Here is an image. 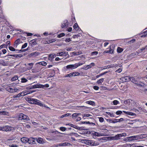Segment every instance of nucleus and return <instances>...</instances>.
Returning a JSON list of instances; mask_svg holds the SVG:
<instances>
[{
	"label": "nucleus",
	"instance_id": "e433bc0d",
	"mask_svg": "<svg viewBox=\"0 0 147 147\" xmlns=\"http://www.w3.org/2000/svg\"><path fill=\"white\" fill-rule=\"evenodd\" d=\"M27 81V80L24 78H21V82L22 83H25Z\"/></svg>",
	"mask_w": 147,
	"mask_h": 147
},
{
	"label": "nucleus",
	"instance_id": "e2e57ef3",
	"mask_svg": "<svg viewBox=\"0 0 147 147\" xmlns=\"http://www.w3.org/2000/svg\"><path fill=\"white\" fill-rule=\"evenodd\" d=\"M75 73V76H79L80 74L77 72H74Z\"/></svg>",
	"mask_w": 147,
	"mask_h": 147
},
{
	"label": "nucleus",
	"instance_id": "de8ad7c7",
	"mask_svg": "<svg viewBox=\"0 0 147 147\" xmlns=\"http://www.w3.org/2000/svg\"><path fill=\"white\" fill-rule=\"evenodd\" d=\"M98 118H99V121H100V122H103V121H104V119L103 117H99Z\"/></svg>",
	"mask_w": 147,
	"mask_h": 147
},
{
	"label": "nucleus",
	"instance_id": "2f4dec72",
	"mask_svg": "<svg viewBox=\"0 0 147 147\" xmlns=\"http://www.w3.org/2000/svg\"><path fill=\"white\" fill-rule=\"evenodd\" d=\"M104 79L103 78H101L98 80L97 82V83L98 84H101L104 81Z\"/></svg>",
	"mask_w": 147,
	"mask_h": 147
},
{
	"label": "nucleus",
	"instance_id": "0eeeda50",
	"mask_svg": "<svg viewBox=\"0 0 147 147\" xmlns=\"http://www.w3.org/2000/svg\"><path fill=\"white\" fill-rule=\"evenodd\" d=\"M6 89L7 91L11 93L16 92L18 90L17 88H12L10 86H7Z\"/></svg>",
	"mask_w": 147,
	"mask_h": 147
},
{
	"label": "nucleus",
	"instance_id": "c756f323",
	"mask_svg": "<svg viewBox=\"0 0 147 147\" xmlns=\"http://www.w3.org/2000/svg\"><path fill=\"white\" fill-rule=\"evenodd\" d=\"M73 27L74 29H75L76 30H78V26L77 23H75Z\"/></svg>",
	"mask_w": 147,
	"mask_h": 147
},
{
	"label": "nucleus",
	"instance_id": "9b49d317",
	"mask_svg": "<svg viewBox=\"0 0 147 147\" xmlns=\"http://www.w3.org/2000/svg\"><path fill=\"white\" fill-rule=\"evenodd\" d=\"M68 54L67 52H61L58 53H57V56H66Z\"/></svg>",
	"mask_w": 147,
	"mask_h": 147
},
{
	"label": "nucleus",
	"instance_id": "052dcab7",
	"mask_svg": "<svg viewBox=\"0 0 147 147\" xmlns=\"http://www.w3.org/2000/svg\"><path fill=\"white\" fill-rule=\"evenodd\" d=\"M118 120H119V121H118V122L121 121L123 120V118H121L119 119H115V121H117Z\"/></svg>",
	"mask_w": 147,
	"mask_h": 147
},
{
	"label": "nucleus",
	"instance_id": "473e14b6",
	"mask_svg": "<svg viewBox=\"0 0 147 147\" xmlns=\"http://www.w3.org/2000/svg\"><path fill=\"white\" fill-rule=\"evenodd\" d=\"M18 78V77L17 76H15L12 78L11 79V81H13L17 80Z\"/></svg>",
	"mask_w": 147,
	"mask_h": 147
},
{
	"label": "nucleus",
	"instance_id": "20e7f679",
	"mask_svg": "<svg viewBox=\"0 0 147 147\" xmlns=\"http://www.w3.org/2000/svg\"><path fill=\"white\" fill-rule=\"evenodd\" d=\"M1 128L2 130L5 131H13L15 129V128L8 125L3 126Z\"/></svg>",
	"mask_w": 147,
	"mask_h": 147
},
{
	"label": "nucleus",
	"instance_id": "423d86ee",
	"mask_svg": "<svg viewBox=\"0 0 147 147\" xmlns=\"http://www.w3.org/2000/svg\"><path fill=\"white\" fill-rule=\"evenodd\" d=\"M140 79V78L137 76L130 77V81L136 84H138V81Z\"/></svg>",
	"mask_w": 147,
	"mask_h": 147
},
{
	"label": "nucleus",
	"instance_id": "6e6d98bb",
	"mask_svg": "<svg viewBox=\"0 0 147 147\" xmlns=\"http://www.w3.org/2000/svg\"><path fill=\"white\" fill-rule=\"evenodd\" d=\"M71 76H72V75L71 73L67 74L65 76L66 77H70Z\"/></svg>",
	"mask_w": 147,
	"mask_h": 147
},
{
	"label": "nucleus",
	"instance_id": "ddd939ff",
	"mask_svg": "<svg viewBox=\"0 0 147 147\" xmlns=\"http://www.w3.org/2000/svg\"><path fill=\"white\" fill-rule=\"evenodd\" d=\"M21 42H22L20 41V39L18 38L15 41L13 45L14 47L15 48L17 47L18 45Z\"/></svg>",
	"mask_w": 147,
	"mask_h": 147
},
{
	"label": "nucleus",
	"instance_id": "dca6fc26",
	"mask_svg": "<svg viewBox=\"0 0 147 147\" xmlns=\"http://www.w3.org/2000/svg\"><path fill=\"white\" fill-rule=\"evenodd\" d=\"M38 40V39H34L32 40L30 42V44L34 45H36L37 44V40Z\"/></svg>",
	"mask_w": 147,
	"mask_h": 147
},
{
	"label": "nucleus",
	"instance_id": "f704fd0d",
	"mask_svg": "<svg viewBox=\"0 0 147 147\" xmlns=\"http://www.w3.org/2000/svg\"><path fill=\"white\" fill-rule=\"evenodd\" d=\"M121 136L120 134H118L115 136L114 139L115 140H118L120 138V137Z\"/></svg>",
	"mask_w": 147,
	"mask_h": 147
},
{
	"label": "nucleus",
	"instance_id": "f8f14e48",
	"mask_svg": "<svg viewBox=\"0 0 147 147\" xmlns=\"http://www.w3.org/2000/svg\"><path fill=\"white\" fill-rule=\"evenodd\" d=\"M27 93L25 94V92H22L16 95H14L13 98H16V97H19L22 96H23L25 95H26Z\"/></svg>",
	"mask_w": 147,
	"mask_h": 147
},
{
	"label": "nucleus",
	"instance_id": "7ed1b4c3",
	"mask_svg": "<svg viewBox=\"0 0 147 147\" xmlns=\"http://www.w3.org/2000/svg\"><path fill=\"white\" fill-rule=\"evenodd\" d=\"M18 117L19 120H23L25 122H26L30 120L28 116L22 113L19 114Z\"/></svg>",
	"mask_w": 147,
	"mask_h": 147
},
{
	"label": "nucleus",
	"instance_id": "0e129e2a",
	"mask_svg": "<svg viewBox=\"0 0 147 147\" xmlns=\"http://www.w3.org/2000/svg\"><path fill=\"white\" fill-rule=\"evenodd\" d=\"M72 29V28L69 27L68 29H67V31L68 32H71V31Z\"/></svg>",
	"mask_w": 147,
	"mask_h": 147
},
{
	"label": "nucleus",
	"instance_id": "09e8293b",
	"mask_svg": "<svg viewBox=\"0 0 147 147\" xmlns=\"http://www.w3.org/2000/svg\"><path fill=\"white\" fill-rule=\"evenodd\" d=\"M90 116H91V115L89 114H84V115L83 117V118H84V119H85V118H84V117H88Z\"/></svg>",
	"mask_w": 147,
	"mask_h": 147
},
{
	"label": "nucleus",
	"instance_id": "49530a36",
	"mask_svg": "<svg viewBox=\"0 0 147 147\" xmlns=\"http://www.w3.org/2000/svg\"><path fill=\"white\" fill-rule=\"evenodd\" d=\"M27 46V43H24V45H22V49H23L24 48H25Z\"/></svg>",
	"mask_w": 147,
	"mask_h": 147
},
{
	"label": "nucleus",
	"instance_id": "79ce46f5",
	"mask_svg": "<svg viewBox=\"0 0 147 147\" xmlns=\"http://www.w3.org/2000/svg\"><path fill=\"white\" fill-rule=\"evenodd\" d=\"M98 54V51H94L91 53V55H96Z\"/></svg>",
	"mask_w": 147,
	"mask_h": 147
},
{
	"label": "nucleus",
	"instance_id": "c9c22d12",
	"mask_svg": "<svg viewBox=\"0 0 147 147\" xmlns=\"http://www.w3.org/2000/svg\"><path fill=\"white\" fill-rule=\"evenodd\" d=\"M92 119L93 122H90V124L94 126L95 125V123L94 122H95V119L93 118H91Z\"/></svg>",
	"mask_w": 147,
	"mask_h": 147
},
{
	"label": "nucleus",
	"instance_id": "1a4fd4ad",
	"mask_svg": "<svg viewBox=\"0 0 147 147\" xmlns=\"http://www.w3.org/2000/svg\"><path fill=\"white\" fill-rule=\"evenodd\" d=\"M32 86V89H34L36 88H43L44 87V86L43 85L39 84H37Z\"/></svg>",
	"mask_w": 147,
	"mask_h": 147
},
{
	"label": "nucleus",
	"instance_id": "bb28decb",
	"mask_svg": "<svg viewBox=\"0 0 147 147\" xmlns=\"http://www.w3.org/2000/svg\"><path fill=\"white\" fill-rule=\"evenodd\" d=\"M35 140H36L38 142L41 144L42 143V139L41 138H39L38 139L35 138Z\"/></svg>",
	"mask_w": 147,
	"mask_h": 147
},
{
	"label": "nucleus",
	"instance_id": "b1692460",
	"mask_svg": "<svg viewBox=\"0 0 147 147\" xmlns=\"http://www.w3.org/2000/svg\"><path fill=\"white\" fill-rule=\"evenodd\" d=\"M31 71L33 73H36L39 72L40 69L38 68H36L32 69Z\"/></svg>",
	"mask_w": 147,
	"mask_h": 147
},
{
	"label": "nucleus",
	"instance_id": "bf43d9fd",
	"mask_svg": "<svg viewBox=\"0 0 147 147\" xmlns=\"http://www.w3.org/2000/svg\"><path fill=\"white\" fill-rule=\"evenodd\" d=\"M11 147H17L18 146L16 144H11L9 146Z\"/></svg>",
	"mask_w": 147,
	"mask_h": 147
},
{
	"label": "nucleus",
	"instance_id": "393cba45",
	"mask_svg": "<svg viewBox=\"0 0 147 147\" xmlns=\"http://www.w3.org/2000/svg\"><path fill=\"white\" fill-rule=\"evenodd\" d=\"M123 111L125 114L131 116H134L135 115L134 113H132V112L129 111L126 112L124 111Z\"/></svg>",
	"mask_w": 147,
	"mask_h": 147
},
{
	"label": "nucleus",
	"instance_id": "5fc2aeb1",
	"mask_svg": "<svg viewBox=\"0 0 147 147\" xmlns=\"http://www.w3.org/2000/svg\"><path fill=\"white\" fill-rule=\"evenodd\" d=\"M111 46L110 47V49L109 50V51L110 52V53H113V49H111Z\"/></svg>",
	"mask_w": 147,
	"mask_h": 147
},
{
	"label": "nucleus",
	"instance_id": "338daca9",
	"mask_svg": "<svg viewBox=\"0 0 147 147\" xmlns=\"http://www.w3.org/2000/svg\"><path fill=\"white\" fill-rule=\"evenodd\" d=\"M117 71L118 72H119V73L120 72H121L122 71V69H121L119 68L117 69Z\"/></svg>",
	"mask_w": 147,
	"mask_h": 147
},
{
	"label": "nucleus",
	"instance_id": "58836bf2",
	"mask_svg": "<svg viewBox=\"0 0 147 147\" xmlns=\"http://www.w3.org/2000/svg\"><path fill=\"white\" fill-rule=\"evenodd\" d=\"M64 35H65V34L63 33H62L58 35L57 36V37L58 38H61Z\"/></svg>",
	"mask_w": 147,
	"mask_h": 147
},
{
	"label": "nucleus",
	"instance_id": "a18cd8bd",
	"mask_svg": "<svg viewBox=\"0 0 147 147\" xmlns=\"http://www.w3.org/2000/svg\"><path fill=\"white\" fill-rule=\"evenodd\" d=\"M40 64L43 66H45L47 65V63L45 61H43L40 62Z\"/></svg>",
	"mask_w": 147,
	"mask_h": 147
},
{
	"label": "nucleus",
	"instance_id": "ea45409f",
	"mask_svg": "<svg viewBox=\"0 0 147 147\" xmlns=\"http://www.w3.org/2000/svg\"><path fill=\"white\" fill-rule=\"evenodd\" d=\"M84 63H81L80 62L79 63H75V64H76V68H77L78 66H80V65H82L83 64H84Z\"/></svg>",
	"mask_w": 147,
	"mask_h": 147
},
{
	"label": "nucleus",
	"instance_id": "39448f33",
	"mask_svg": "<svg viewBox=\"0 0 147 147\" xmlns=\"http://www.w3.org/2000/svg\"><path fill=\"white\" fill-rule=\"evenodd\" d=\"M104 130L105 131V132H100V133H98L97 132H95L93 133V135L95 136H97L98 137L105 136L107 135L108 132V130L106 129H104ZM101 132H103V131H102Z\"/></svg>",
	"mask_w": 147,
	"mask_h": 147
},
{
	"label": "nucleus",
	"instance_id": "412c9836",
	"mask_svg": "<svg viewBox=\"0 0 147 147\" xmlns=\"http://www.w3.org/2000/svg\"><path fill=\"white\" fill-rule=\"evenodd\" d=\"M34 65V63H31L27 64V69L28 70L31 69L33 67Z\"/></svg>",
	"mask_w": 147,
	"mask_h": 147
},
{
	"label": "nucleus",
	"instance_id": "603ef678",
	"mask_svg": "<svg viewBox=\"0 0 147 147\" xmlns=\"http://www.w3.org/2000/svg\"><path fill=\"white\" fill-rule=\"evenodd\" d=\"M93 88L95 90H98L99 87L97 86H94L93 87Z\"/></svg>",
	"mask_w": 147,
	"mask_h": 147
},
{
	"label": "nucleus",
	"instance_id": "8fccbe9b",
	"mask_svg": "<svg viewBox=\"0 0 147 147\" xmlns=\"http://www.w3.org/2000/svg\"><path fill=\"white\" fill-rule=\"evenodd\" d=\"M122 111H117L116 113V114L117 115H120L121 114H122Z\"/></svg>",
	"mask_w": 147,
	"mask_h": 147
},
{
	"label": "nucleus",
	"instance_id": "c03bdc74",
	"mask_svg": "<svg viewBox=\"0 0 147 147\" xmlns=\"http://www.w3.org/2000/svg\"><path fill=\"white\" fill-rule=\"evenodd\" d=\"M130 103V100L129 99H127L124 101V103L125 104H128Z\"/></svg>",
	"mask_w": 147,
	"mask_h": 147
},
{
	"label": "nucleus",
	"instance_id": "4468645a",
	"mask_svg": "<svg viewBox=\"0 0 147 147\" xmlns=\"http://www.w3.org/2000/svg\"><path fill=\"white\" fill-rule=\"evenodd\" d=\"M66 67L67 69H71L76 68L75 64L74 65H68L66 66Z\"/></svg>",
	"mask_w": 147,
	"mask_h": 147
},
{
	"label": "nucleus",
	"instance_id": "680f3d73",
	"mask_svg": "<svg viewBox=\"0 0 147 147\" xmlns=\"http://www.w3.org/2000/svg\"><path fill=\"white\" fill-rule=\"evenodd\" d=\"M3 54H5L7 52V51L6 49H4L2 51Z\"/></svg>",
	"mask_w": 147,
	"mask_h": 147
},
{
	"label": "nucleus",
	"instance_id": "864d4df0",
	"mask_svg": "<svg viewBox=\"0 0 147 147\" xmlns=\"http://www.w3.org/2000/svg\"><path fill=\"white\" fill-rule=\"evenodd\" d=\"M81 119V117H80L78 116L77 118L76 119L77 121H79Z\"/></svg>",
	"mask_w": 147,
	"mask_h": 147
},
{
	"label": "nucleus",
	"instance_id": "9d476101",
	"mask_svg": "<svg viewBox=\"0 0 147 147\" xmlns=\"http://www.w3.org/2000/svg\"><path fill=\"white\" fill-rule=\"evenodd\" d=\"M35 138H33L32 137L28 138V142L30 144H34L35 143Z\"/></svg>",
	"mask_w": 147,
	"mask_h": 147
},
{
	"label": "nucleus",
	"instance_id": "2eb2a0df",
	"mask_svg": "<svg viewBox=\"0 0 147 147\" xmlns=\"http://www.w3.org/2000/svg\"><path fill=\"white\" fill-rule=\"evenodd\" d=\"M71 145V144L68 143V142H65L64 143H60L58 144L57 145V146H68V145Z\"/></svg>",
	"mask_w": 147,
	"mask_h": 147
},
{
	"label": "nucleus",
	"instance_id": "c85d7f7f",
	"mask_svg": "<svg viewBox=\"0 0 147 147\" xmlns=\"http://www.w3.org/2000/svg\"><path fill=\"white\" fill-rule=\"evenodd\" d=\"M39 53H38V52H34L32 53H31L30 54V55L31 56H33V57H36L38 55V54H39Z\"/></svg>",
	"mask_w": 147,
	"mask_h": 147
},
{
	"label": "nucleus",
	"instance_id": "7c9ffc66",
	"mask_svg": "<svg viewBox=\"0 0 147 147\" xmlns=\"http://www.w3.org/2000/svg\"><path fill=\"white\" fill-rule=\"evenodd\" d=\"M95 65V64L94 63H92L90 64V65H87V67H88L87 69H89L91 68L92 67V66H94Z\"/></svg>",
	"mask_w": 147,
	"mask_h": 147
},
{
	"label": "nucleus",
	"instance_id": "a211bd4d",
	"mask_svg": "<svg viewBox=\"0 0 147 147\" xmlns=\"http://www.w3.org/2000/svg\"><path fill=\"white\" fill-rule=\"evenodd\" d=\"M81 115V113H75L73 114L72 116V118L75 119H76L78 116H79V115Z\"/></svg>",
	"mask_w": 147,
	"mask_h": 147
},
{
	"label": "nucleus",
	"instance_id": "a878e982",
	"mask_svg": "<svg viewBox=\"0 0 147 147\" xmlns=\"http://www.w3.org/2000/svg\"><path fill=\"white\" fill-rule=\"evenodd\" d=\"M86 102L87 104L91 105H95V102L94 101L91 100L87 101Z\"/></svg>",
	"mask_w": 147,
	"mask_h": 147
},
{
	"label": "nucleus",
	"instance_id": "72a5a7b5",
	"mask_svg": "<svg viewBox=\"0 0 147 147\" xmlns=\"http://www.w3.org/2000/svg\"><path fill=\"white\" fill-rule=\"evenodd\" d=\"M9 49L10 50L13 51H16V49L12 46H9Z\"/></svg>",
	"mask_w": 147,
	"mask_h": 147
},
{
	"label": "nucleus",
	"instance_id": "774afa93",
	"mask_svg": "<svg viewBox=\"0 0 147 147\" xmlns=\"http://www.w3.org/2000/svg\"><path fill=\"white\" fill-rule=\"evenodd\" d=\"M109 44L108 42H105L104 44V46L105 47H106L108 44Z\"/></svg>",
	"mask_w": 147,
	"mask_h": 147
},
{
	"label": "nucleus",
	"instance_id": "5701e85b",
	"mask_svg": "<svg viewBox=\"0 0 147 147\" xmlns=\"http://www.w3.org/2000/svg\"><path fill=\"white\" fill-rule=\"evenodd\" d=\"M66 125H69V126H71L74 128H75L77 129H79V127L75 125H73L71 123H68L66 124Z\"/></svg>",
	"mask_w": 147,
	"mask_h": 147
},
{
	"label": "nucleus",
	"instance_id": "3c124183",
	"mask_svg": "<svg viewBox=\"0 0 147 147\" xmlns=\"http://www.w3.org/2000/svg\"><path fill=\"white\" fill-rule=\"evenodd\" d=\"M55 41V40L54 39H51V40H49L48 41V43H51L52 42H54Z\"/></svg>",
	"mask_w": 147,
	"mask_h": 147
},
{
	"label": "nucleus",
	"instance_id": "13d9d810",
	"mask_svg": "<svg viewBox=\"0 0 147 147\" xmlns=\"http://www.w3.org/2000/svg\"><path fill=\"white\" fill-rule=\"evenodd\" d=\"M136 41V40L135 39H133L129 42V43H133L135 42Z\"/></svg>",
	"mask_w": 147,
	"mask_h": 147
},
{
	"label": "nucleus",
	"instance_id": "f257e3e1",
	"mask_svg": "<svg viewBox=\"0 0 147 147\" xmlns=\"http://www.w3.org/2000/svg\"><path fill=\"white\" fill-rule=\"evenodd\" d=\"M146 134H142L138 135L132 136L129 137L128 138V140L129 141L134 140H138L140 139L146 137Z\"/></svg>",
	"mask_w": 147,
	"mask_h": 147
},
{
	"label": "nucleus",
	"instance_id": "f03ea898",
	"mask_svg": "<svg viewBox=\"0 0 147 147\" xmlns=\"http://www.w3.org/2000/svg\"><path fill=\"white\" fill-rule=\"evenodd\" d=\"M27 100H28V102L30 103L37 105L41 107H43V104L40 100L37 99L28 98Z\"/></svg>",
	"mask_w": 147,
	"mask_h": 147
},
{
	"label": "nucleus",
	"instance_id": "6e6552de",
	"mask_svg": "<svg viewBox=\"0 0 147 147\" xmlns=\"http://www.w3.org/2000/svg\"><path fill=\"white\" fill-rule=\"evenodd\" d=\"M87 144L92 146H97L99 144L98 143H96L94 141L90 140H87L86 141Z\"/></svg>",
	"mask_w": 147,
	"mask_h": 147
},
{
	"label": "nucleus",
	"instance_id": "f3484780",
	"mask_svg": "<svg viewBox=\"0 0 147 147\" xmlns=\"http://www.w3.org/2000/svg\"><path fill=\"white\" fill-rule=\"evenodd\" d=\"M21 141L23 143H26L28 142V138L26 137H24L21 138Z\"/></svg>",
	"mask_w": 147,
	"mask_h": 147
},
{
	"label": "nucleus",
	"instance_id": "a19ab883",
	"mask_svg": "<svg viewBox=\"0 0 147 147\" xmlns=\"http://www.w3.org/2000/svg\"><path fill=\"white\" fill-rule=\"evenodd\" d=\"M70 114H69V113H67L66 114H65V115H62L61 117V118H63L64 117H67V116H69Z\"/></svg>",
	"mask_w": 147,
	"mask_h": 147
},
{
	"label": "nucleus",
	"instance_id": "4d7b16f0",
	"mask_svg": "<svg viewBox=\"0 0 147 147\" xmlns=\"http://www.w3.org/2000/svg\"><path fill=\"white\" fill-rule=\"evenodd\" d=\"M71 41V39L70 38H66L65 40V41L66 42H69Z\"/></svg>",
	"mask_w": 147,
	"mask_h": 147
},
{
	"label": "nucleus",
	"instance_id": "aec40b11",
	"mask_svg": "<svg viewBox=\"0 0 147 147\" xmlns=\"http://www.w3.org/2000/svg\"><path fill=\"white\" fill-rule=\"evenodd\" d=\"M68 24V21L67 20H65L64 22V23L62 24L61 27L63 28H64L66 26H67Z\"/></svg>",
	"mask_w": 147,
	"mask_h": 147
},
{
	"label": "nucleus",
	"instance_id": "4be33fe9",
	"mask_svg": "<svg viewBox=\"0 0 147 147\" xmlns=\"http://www.w3.org/2000/svg\"><path fill=\"white\" fill-rule=\"evenodd\" d=\"M122 78L123 79V80H124L125 82H128L130 80V77L129 76H125L124 78Z\"/></svg>",
	"mask_w": 147,
	"mask_h": 147
},
{
	"label": "nucleus",
	"instance_id": "6ab92c4d",
	"mask_svg": "<svg viewBox=\"0 0 147 147\" xmlns=\"http://www.w3.org/2000/svg\"><path fill=\"white\" fill-rule=\"evenodd\" d=\"M0 115H6L9 116V113L5 111H0Z\"/></svg>",
	"mask_w": 147,
	"mask_h": 147
},
{
	"label": "nucleus",
	"instance_id": "69168bd1",
	"mask_svg": "<svg viewBox=\"0 0 147 147\" xmlns=\"http://www.w3.org/2000/svg\"><path fill=\"white\" fill-rule=\"evenodd\" d=\"M61 59H60L58 57H57L55 59V60L56 61H58L60 60Z\"/></svg>",
	"mask_w": 147,
	"mask_h": 147
},
{
	"label": "nucleus",
	"instance_id": "cd10ccee",
	"mask_svg": "<svg viewBox=\"0 0 147 147\" xmlns=\"http://www.w3.org/2000/svg\"><path fill=\"white\" fill-rule=\"evenodd\" d=\"M123 49L120 47H118L117 48V51L118 53H121L123 51Z\"/></svg>",
	"mask_w": 147,
	"mask_h": 147
},
{
	"label": "nucleus",
	"instance_id": "37998d69",
	"mask_svg": "<svg viewBox=\"0 0 147 147\" xmlns=\"http://www.w3.org/2000/svg\"><path fill=\"white\" fill-rule=\"evenodd\" d=\"M60 129L62 131H65L66 129V128L64 127H61L60 128Z\"/></svg>",
	"mask_w": 147,
	"mask_h": 147
},
{
	"label": "nucleus",
	"instance_id": "4c0bfd02",
	"mask_svg": "<svg viewBox=\"0 0 147 147\" xmlns=\"http://www.w3.org/2000/svg\"><path fill=\"white\" fill-rule=\"evenodd\" d=\"M113 105H117L118 103H119V101L116 100L113 101Z\"/></svg>",
	"mask_w": 147,
	"mask_h": 147
}]
</instances>
